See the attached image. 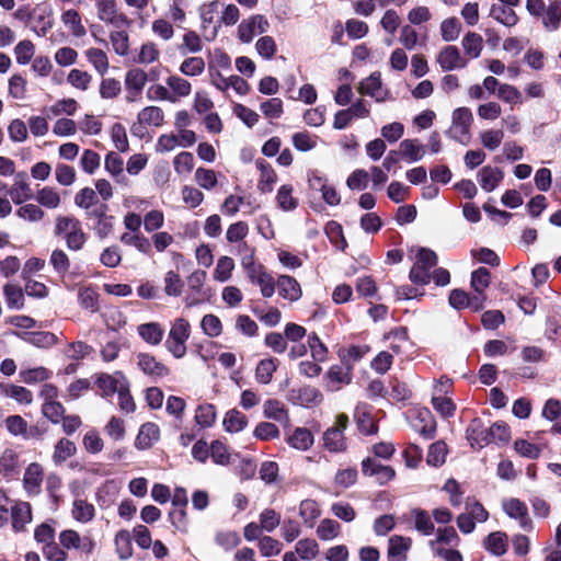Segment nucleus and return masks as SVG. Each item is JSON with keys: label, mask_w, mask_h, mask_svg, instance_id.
Masks as SVG:
<instances>
[{"label": "nucleus", "mask_w": 561, "mask_h": 561, "mask_svg": "<svg viewBox=\"0 0 561 561\" xmlns=\"http://www.w3.org/2000/svg\"><path fill=\"white\" fill-rule=\"evenodd\" d=\"M54 233L62 238L67 248L72 251L81 250L87 241L81 222L75 216L56 217Z\"/></svg>", "instance_id": "1"}, {"label": "nucleus", "mask_w": 561, "mask_h": 561, "mask_svg": "<svg viewBox=\"0 0 561 561\" xmlns=\"http://www.w3.org/2000/svg\"><path fill=\"white\" fill-rule=\"evenodd\" d=\"M191 336V324L184 318H176L171 327L165 341L167 350L175 358H183L187 352L186 343Z\"/></svg>", "instance_id": "2"}, {"label": "nucleus", "mask_w": 561, "mask_h": 561, "mask_svg": "<svg viewBox=\"0 0 561 561\" xmlns=\"http://www.w3.org/2000/svg\"><path fill=\"white\" fill-rule=\"evenodd\" d=\"M348 423V416L345 413H340L336 415L333 425L323 432V447L328 451L340 454L347 450V439L344 432L347 428Z\"/></svg>", "instance_id": "3"}, {"label": "nucleus", "mask_w": 561, "mask_h": 561, "mask_svg": "<svg viewBox=\"0 0 561 561\" xmlns=\"http://www.w3.org/2000/svg\"><path fill=\"white\" fill-rule=\"evenodd\" d=\"M473 123V114L468 107H458L453 111L451 125L447 135L454 140L467 145L471 138L470 128Z\"/></svg>", "instance_id": "4"}, {"label": "nucleus", "mask_w": 561, "mask_h": 561, "mask_svg": "<svg viewBox=\"0 0 561 561\" xmlns=\"http://www.w3.org/2000/svg\"><path fill=\"white\" fill-rule=\"evenodd\" d=\"M437 264V255L434 251L421 248L415 262L410 271V280L417 285H426L431 282L430 271Z\"/></svg>", "instance_id": "5"}, {"label": "nucleus", "mask_w": 561, "mask_h": 561, "mask_svg": "<svg viewBox=\"0 0 561 561\" xmlns=\"http://www.w3.org/2000/svg\"><path fill=\"white\" fill-rule=\"evenodd\" d=\"M96 14L100 21L115 28L129 27L131 20L119 11L115 0H95Z\"/></svg>", "instance_id": "6"}, {"label": "nucleus", "mask_w": 561, "mask_h": 561, "mask_svg": "<svg viewBox=\"0 0 561 561\" xmlns=\"http://www.w3.org/2000/svg\"><path fill=\"white\" fill-rule=\"evenodd\" d=\"M59 545L65 550L76 549L85 554H91L95 549V541L90 536L81 537L77 530L73 529H65L60 531L59 536Z\"/></svg>", "instance_id": "7"}, {"label": "nucleus", "mask_w": 561, "mask_h": 561, "mask_svg": "<svg viewBox=\"0 0 561 561\" xmlns=\"http://www.w3.org/2000/svg\"><path fill=\"white\" fill-rule=\"evenodd\" d=\"M149 80V75L141 68L129 69L125 75L126 101L136 102L140 99L144 88Z\"/></svg>", "instance_id": "8"}, {"label": "nucleus", "mask_w": 561, "mask_h": 561, "mask_svg": "<svg viewBox=\"0 0 561 561\" xmlns=\"http://www.w3.org/2000/svg\"><path fill=\"white\" fill-rule=\"evenodd\" d=\"M268 21L261 14H255L243 20L238 26V38L245 44L252 42L255 35L267 32Z\"/></svg>", "instance_id": "9"}, {"label": "nucleus", "mask_w": 561, "mask_h": 561, "mask_svg": "<svg viewBox=\"0 0 561 561\" xmlns=\"http://www.w3.org/2000/svg\"><path fill=\"white\" fill-rule=\"evenodd\" d=\"M491 274L488 268L479 267L471 274V288L473 289L474 311L483 309L486 300L485 290L490 285Z\"/></svg>", "instance_id": "10"}, {"label": "nucleus", "mask_w": 561, "mask_h": 561, "mask_svg": "<svg viewBox=\"0 0 561 561\" xmlns=\"http://www.w3.org/2000/svg\"><path fill=\"white\" fill-rule=\"evenodd\" d=\"M259 207L260 206L254 203L251 196H238L231 194L226 197L220 206V210L224 215L232 217L242 209L243 215L251 216Z\"/></svg>", "instance_id": "11"}, {"label": "nucleus", "mask_w": 561, "mask_h": 561, "mask_svg": "<svg viewBox=\"0 0 561 561\" xmlns=\"http://www.w3.org/2000/svg\"><path fill=\"white\" fill-rule=\"evenodd\" d=\"M502 508L510 518L516 519L523 529L531 528V519L528 514L527 505L519 499H503Z\"/></svg>", "instance_id": "12"}, {"label": "nucleus", "mask_w": 561, "mask_h": 561, "mask_svg": "<svg viewBox=\"0 0 561 561\" xmlns=\"http://www.w3.org/2000/svg\"><path fill=\"white\" fill-rule=\"evenodd\" d=\"M138 368L153 379L164 378L170 374L169 367L149 353H139L136 356Z\"/></svg>", "instance_id": "13"}, {"label": "nucleus", "mask_w": 561, "mask_h": 561, "mask_svg": "<svg viewBox=\"0 0 561 561\" xmlns=\"http://www.w3.org/2000/svg\"><path fill=\"white\" fill-rule=\"evenodd\" d=\"M358 92L363 95L375 99L376 102H385L390 98L387 89L382 88L381 77L379 72H374L363 81L358 87Z\"/></svg>", "instance_id": "14"}, {"label": "nucleus", "mask_w": 561, "mask_h": 561, "mask_svg": "<svg viewBox=\"0 0 561 561\" xmlns=\"http://www.w3.org/2000/svg\"><path fill=\"white\" fill-rule=\"evenodd\" d=\"M44 479V468L38 462L30 463L24 472L23 488L28 496L38 495Z\"/></svg>", "instance_id": "15"}, {"label": "nucleus", "mask_w": 561, "mask_h": 561, "mask_svg": "<svg viewBox=\"0 0 561 561\" xmlns=\"http://www.w3.org/2000/svg\"><path fill=\"white\" fill-rule=\"evenodd\" d=\"M466 437L472 448H482L490 444L489 427L484 425L481 419L476 417L469 423Z\"/></svg>", "instance_id": "16"}, {"label": "nucleus", "mask_w": 561, "mask_h": 561, "mask_svg": "<svg viewBox=\"0 0 561 561\" xmlns=\"http://www.w3.org/2000/svg\"><path fill=\"white\" fill-rule=\"evenodd\" d=\"M437 62L444 71L462 69L467 66V60L456 46H446L442 49L437 56Z\"/></svg>", "instance_id": "17"}, {"label": "nucleus", "mask_w": 561, "mask_h": 561, "mask_svg": "<svg viewBox=\"0 0 561 561\" xmlns=\"http://www.w3.org/2000/svg\"><path fill=\"white\" fill-rule=\"evenodd\" d=\"M96 383L102 391V396L108 397L121 391L128 383V380L123 373L116 371L112 375L101 374Z\"/></svg>", "instance_id": "18"}, {"label": "nucleus", "mask_w": 561, "mask_h": 561, "mask_svg": "<svg viewBox=\"0 0 561 561\" xmlns=\"http://www.w3.org/2000/svg\"><path fill=\"white\" fill-rule=\"evenodd\" d=\"M28 26L38 36H45L53 27L51 11L47 7L34 8Z\"/></svg>", "instance_id": "19"}, {"label": "nucleus", "mask_w": 561, "mask_h": 561, "mask_svg": "<svg viewBox=\"0 0 561 561\" xmlns=\"http://www.w3.org/2000/svg\"><path fill=\"white\" fill-rule=\"evenodd\" d=\"M12 528L15 533L26 530V525L32 522V507L28 502L19 501L11 507Z\"/></svg>", "instance_id": "20"}, {"label": "nucleus", "mask_w": 561, "mask_h": 561, "mask_svg": "<svg viewBox=\"0 0 561 561\" xmlns=\"http://www.w3.org/2000/svg\"><path fill=\"white\" fill-rule=\"evenodd\" d=\"M9 196L16 205L32 198V188L27 182V174L25 172H19L15 174L14 182L9 188Z\"/></svg>", "instance_id": "21"}, {"label": "nucleus", "mask_w": 561, "mask_h": 561, "mask_svg": "<svg viewBox=\"0 0 561 561\" xmlns=\"http://www.w3.org/2000/svg\"><path fill=\"white\" fill-rule=\"evenodd\" d=\"M412 546L409 537L394 535L389 538L387 557L389 561H407L408 551Z\"/></svg>", "instance_id": "22"}, {"label": "nucleus", "mask_w": 561, "mask_h": 561, "mask_svg": "<svg viewBox=\"0 0 561 561\" xmlns=\"http://www.w3.org/2000/svg\"><path fill=\"white\" fill-rule=\"evenodd\" d=\"M255 165L260 170L257 190L263 194L271 193L277 182L275 170L270 163L262 159L256 160Z\"/></svg>", "instance_id": "23"}, {"label": "nucleus", "mask_w": 561, "mask_h": 561, "mask_svg": "<svg viewBox=\"0 0 561 561\" xmlns=\"http://www.w3.org/2000/svg\"><path fill=\"white\" fill-rule=\"evenodd\" d=\"M276 286L279 296L289 301H297L302 295L299 283L289 275H280Z\"/></svg>", "instance_id": "24"}, {"label": "nucleus", "mask_w": 561, "mask_h": 561, "mask_svg": "<svg viewBox=\"0 0 561 561\" xmlns=\"http://www.w3.org/2000/svg\"><path fill=\"white\" fill-rule=\"evenodd\" d=\"M541 22L548 32H554L561 26V0H552L541 14Z\"/></svg>", "instance_id": "25"}, {"label": "nucleus", "mask_w": 561, "mask_h": 561, "mask_svg": "<svg viewBox=\"0 0 561 561\" xmlns=\"http://www.w3.org/2000/svg\"><path fill=\"white\" fill-rule=\"evenodd\" d=\"M478 178L482 190L485 192H492L502 182L504 173L499 168L486 165L479 171Z\"/></svg>", "instance_id": "26"}, {"label": "nucleus", "mask_w": 561, "mask_h": 561, "mask_svg": "<svg viewBox=\"0 0 561 561\" xmlns=\"http://www.w3.org/2000/svg\"><path fill=\"white\" fill-rule=\"evenodd\" d=\"M160 437L159 426L154 423H145L140 426L138 435L135 440V446L138 449H147L153 445Z\"/></svg>", "instance_id": "27"}, {"label": "nucleus", "mask_w": 561, "mask_h": 561, "mask_svg": "<svg viewBox=\"0 0 561 561\" xmlns=\"http://www.w3.org/2000/svg\"><path fill=\"white\" fill-rule=\"evenodd\" d=\"M263 415L280 424H289V414L284 403L276 399H268L263 404Z\"/></svg>", "instance_id": "28"}, {"label": "nucleus", "mask_w": 561, "mask_h": 561, "mask_svg": "<svg viewBox=\"0 0 561 561\" xmlns=\"http://www.w3.org/2000/svg\"><path fill=\"white\" fill-rule=\"evenodd\" d=\"M289 446L297 450H308L314 442L310 430L306 427H296L294 432L286 438Z\"/></svg>", "instance_id": "29"}, {"label": "nucleus", "mask_w": 561, "mask_h": 561, "mask_svg": "<svg viewBox=\"0 0 561 561\" xmlns=\"http://www.w3.org/2000/svg\"><path fill=\"white\" fill-rule=\"evenodd\" d=\"M71 516L77 522L87 524L95 516L94 505L84 499H75L72 502Z\"/></svg>", "instance_id": "30"}, {"label": "nucleus", "mask_w": 561, "mask_h": 561, "mask_svg": "<svg viewBox=\"0 0 561 561\" xmlns=\"http://www.w3.org/2000/svg\"><path fill=\"white\" fill-rule=\"evenodd\" d=\"M399 152L409 162H416L424 157L425 148L417 139H404L399 145Z\"/></svg>", "instance_id": "31"}, {"label": "nucleus", "mask_w": 561, "mask_h": 561, "mask_svg": "<svg viewBox=\"0 0 561 561\" xmlns=\"http://www.w3.org/2000/svg\"><path fill=\"white\" fill-rule=\"evenodd\" d=\"M137 332L150 345L160 344L164 336L163 328L157 322L142 323L138 325Z\"/></svg>", "instance_id": "32"}, {"label": "nucleus", "mask_w": 561, "mask_h": 561, "mask_svg": "<svg viewBox=\"0 0 561 561\" xmlns=\"http://www.w3.org/2000/svg\"><path fill=\"white\" fill-rule=\"evenodd\" d=\"M351 365L344 367L342 365H333L329 368L327 373V377L329 382L332 385V390H337L340 387L345 383H350L352 380Z\"/></svg>", "instance_id": "33"}, {"label": "nucleus", "mask_w": 561, "mask_h": 561, "mask_svg": "<svg viewBox=\"0 0 561 561\" xmlns=\"http://www.w3.org/2000/svg\"><path fill=\"white\" fill-rule=\"evenodd\" d=\"M137 119L140 125L160 127L164 123V113L159 106H146L138 114Z\"/></svg>", "instance_id": "34"}, {"label": "nucleus", "mask_w": 561, "mask_h": 561, "mask_svg": "<svg viewBox=\"0 0 561 561\" xmlns=\"http://www.w3.org/2000/svg\"><path fill=\"white\" fill-rule=\"evenodd\" d=\"M277 367L278 362L275 358L271 357L260 360L255 368V380L261 385H268Z\"/></svg>", "instance_id": "35"}, {"label": "nucleus", "mask_w": 561, "mask_h": 561, "mask_svg": "<svg viewBox=\"0 0 561 561\" xmlns=\"http://www.w3.org/2000/svg\"><path fill=\"white\" fill-rule=\"evenodd\" d=\"M320 515L319 504L314 500L307 499L300 502L299 516L306 526L313 527Z\"/></svg>", "instance_id": "36"}, {"label": "nucleus", "mask_w": 561, "mask_h": 561, "mask_svg": "<svg viewBox=\"0 0 561 561\" xmlns=\"http://www.w3.org/2000/svg\"><path fill=\"white\" fill-rule=\"evenodd\" d=\"M35 201L43 207L56 209L61 203V197L55 187L44 186L36 192Z\"/></svg>", "instance_id": "37"}, {"label": "nucleus", "mask_w": 561, "mask_h": 561, "mask_svg": "<svg viewBox=\"0 0 561 561\" xmlns=\"http://www.w3.org/2000/svg\"><path fill=\"white\" fill-rule=\"evenodd\" d=\"M167 85L175 102L181 98H186L192 92V84L183 77L172 75L167 78Z\"/></svg>", "instance_id": "38"}, {"label": "nucleus", "mask_w": 561, "mask_h": 561, "mask_svg": "<svg viewBox=\"0 0 561 561\" xmlns=\"http://www.w3.org/2000/svg\"><path fill=\"white\" fill-rule=\"evenodd\" d=\"M19 455L13 449H5L0 456V473L11 478L19 472Z\"/></svg>", "instance_id": "39"}, {"label": "nucleus", "mask_w": 561, "mask_h": 561, "mask_svg": "<svg viewBox=\"0 0 561 561\" xmlns=\"http://www.w3.org/2000/svg\"><path fill=\"white\" fill-rule=\"evenodd\" d=\"M484 548L494 556H503L507 550V536L502 531L491 533L484 540Z\"/></svg>", "instance_id": "40"}, {"label": "nucleus", "mask_w": 561, "mask_h": 561, "mask_svg": "<svg viewBox=\"0 0 561 561\" xmlns=\"http://www.w3.org/2000/svg\"><path fill=\"white\" fill-rule=\"evenodd\" d=\"M84 55L98 73L103 76L107 72L110 62L104 50L100 48H89L84 51Z\"/></svg>", "instance_id": "41"}, {"label": "nucleus", "mask_w": 561, "mask_h": 561, "mask_svg": "<svg viewBox=\"0 0 561 561\" xmlns=\"http://www.w3.org/2000/svg\"><path fill=\"white\" fill-rule=\"evenodd\" d=\"M62 23L70 30L75 37H82L87 31L81 22L80 14L76 10H67L61 14Z\"/></svg>", "instance_id": "42"}, {"label": "nucleus", "mask_w": 561, "mask_h": 561, "mask_svg": "<svg viewBox=\"0 0 561 561\" xmlns=\"http://www.w3.org/2000/svg\"><path fill=\"white\" fill-rule=\"evenodd\" d=\"M316 534L323 541L333 540L341 534V525L334 519L324 518L319 523Z\"/></svg>", "instance_id": "43"}, {"label": "nucleus", "mask_w": 561, "mask_h": 561, "mask_svg": "<svg viewBox=\"0 0 561 561\" xmlns=\"http://www.w3.org/2000/svg\"><path fill=\"white\" fill-rule=\"evenodd\" d=\"M3 295L8 308L20 310L24 307V294L19 285L7 284L3 288Z\"/></svg>", "instance_id": "44"}, {"label": "nucleus", "mask_w": 561, "mask_h": 561, "mask_svg": "<svg viewBox=\"0 0 561 561\" xmlns=\"http://www.w3.org/2000/svg\"><path fill=\"white\" fill-rule=\"evenodd\" d=\"M365 409V405H358L355 410L354 416L358 430L365 435H371L377 432V425L375 424L373 416Z\"/></svg>", "instance_id": "45"}, {"label": "nucleus", "mask_w": 561, "mask_h": 561, "mask_svg": "<svg viewBox=\"0 0 561 561\" xmlns=\"http://www.w3.org/2000/svg\"><path fill=\"white\" fill-rule=\"evenodd\" d=\"M1 393L8 398H12L22 404H30L33 400L32 392L16 385H0Z\"/></svg>", "instance_id": "46"}, {"label": "nucleus", "mask_w": 561, "mask_h": 561, "mask_svg": "<svg viewBox=\"0 0 561 561\" xmlns=\"http://www.w3.org/2000/svg\"><path fill=\"white\" fill-rule=\"evenodd\" d=\"M202 49V37L195 31H187L183 34L182 44L179 46V50L182 55L196 54Z\"/></svg>", "instance_id": "47"}, {"label": "nucleus", "mask_w": 561, "mask_h": 561, "mask_svg": "<svg viewBox=\"0 0 561 561\" xmlns=\"http://www.w3.org/2000/svg\"><path fill=\"white\" fill-rule=\"evenodd\" d=\"M116 552L121 560H127L133 554L131 537L128 530H119L114 539Z\"/></svg>", "instance_id": "48"}, {"label": "nucleus", "mask_w": 561, "mask_h": 561, "mask_svg": "<svg viewBox=\"0 0 561 561\" xmlns=\"http://www.w3.org/2000/svg\"><path fill=\"white\" fill-rule=\"evenodd\" d=\"M248 424V419L238 410H230L226 413L224 419V427L227 432L238 433L242 431Z\"/></svg>", "instance_id": "49"}, {"label": "nucleus", "mask_w": 561, "mask_h": 561, "mask_svg": "<svg viewBox=\"0 0 561 561\" xmlns=\"http://www.w3.org/2000/svg\"><path fill=\"white\" fill-rule=\"evenodd\" d=\"M294 552L301 560H313L319 554V545L314 539L304 538L297 541Z\"/></svg>", "instance_id": "50"}, {"label": "nucleus", "mask_w": 561, "mask_h": 561, "mask_svg": "<svg viewBox=\"0 0 561 561\" xmlns=\"http://www.w3.org/2000/svg\"><path fill=\"white\" fill-rule=\"evenodd\" d=\"M293 186L289 184L282 185L276 195L278 207L284 211H290L297 208L298 201L293 196Z\"/></svg>", "instance_id": "51"}, {"label": "nucleus", "mask_w": 561, "mask_h": 561, "mask_svg": "<svg viewBox=\"0 0 561 561\" xmlns=\"http://www.w3.org/2000/svg\"><path fill=\"white\" fill-rule=\"evenodd\" d=\"M419 419L423 425L420 427L415 425V430L425 439H432L436 433V421L432 416L431 411L427 409L419 411Z\"/></svg>", "instance_id": "52"}, {"label": "nucleus", "mask_w": 561, "mask_h": 561, "mask_svg": "<svg viewBox=\"0 0 561 561\" xmlns=\"http://www.w3.org/2000/svg\"><path fill=\"white\" fill-rule=\"evenodd\" d=\"M77 451L76 445L66 438H61L56 445L53 454V461L60 465Z\"/></svg>", "instance_id": "53"}, {"label": "nucleus", "mask_w": 561, "mask_h": 561, "mask_svg": "<svg viewBox=\"0 0 561 561\" xmlns=\"http://www.w3.org/2000/svg\"><path fill=\"white\" fill-rule=\"evenodd\" d=\"M110 42L118 56H126L129 50V35L122 28L110 33Z\"/></svg>", "instance_id": "54"}, {"label": "nucleus", "mask_w": 561, "mask_h": 561, "mask_svg": "<svg viewBox=\"0 0 561 561\" xmlns=\"http://www.w3.org/2000/svg\"><path fill=\"white\" fill-rule=\"evenodd\" d=\"M462 47L470 58H478L482 51V36L474 32H469L462 38Z\"/></svg>", "instance_id": "55"}, {"label": "nucleus", "mask_w": 561, "mask_h": 561, "mask_svg": "<svg viewBox=\"0 0 561 561\" xmlns=\"http://www.w3.org/2000/svg\"><path fill=\"white\" fill-rule=\"evenodd\" d=\"M414 517L415 529L424 536H430L434 533L435 527L427 512L415 508L412 511Z\"/></svg>", "instance_id": "56"}, {"label": "nucleus", "mask_w": 561, "mask_h": 561, "mask_svg": "<svg viewBox=\"0 0 561 561\" xmlns=\"http://www.w3.org/2000/svg\"><path fill=\"white\" fill-rule=\"evenodd\" d=\"M194 180L197 185L206 191H211L218 183L217 173L211 169L198 168L195 171Z\"/></svg>", "instance_id": "57"}, {"label": "nucleus", "mask_w": 561, "mask_h": 561, "mask_svg": "<svg viewBox=\"0 0 561 561\" xmlns=\"http://www.w3.org/2000/svg\"><path fill=\"white\" fill-rule=\"evenodd\" d=\"M205 61L202 57H187L180 65V72L187 77L201 76L205 70Z\"/></svg>", "instance_id": "58"}, {"label": "nucleus", "mask_w": 561, "mask_h": 561, "mask_svg": "<svg viewBox=\"0 0 561 561\" xmlns=\"http://www.w3.org/2000/svg\"><path fill=\"white\" fill-rule=\"evenodd\" d=\"M447 451V445L443 440L433 443L430 446L426 462L433 467L442 466L446 460Z\"/></svg>", "instance_id": "59"}, {"label": "nucleus", "mask_w": 561, "mask_h": 561, "mask_svg": "<svg viewBox=\"0 0 561 561\" xmlns=\"http://www.w3.org/2000/svg\"><path fill=\"white\" fill-rule=\"evenodd\" d=\"M79 304L82 308L92 312L99 309V294L92 287H82L78 293Z\"/></svg>", "instance_id": "60"}, {"label": "nucleus", "mask_w": 561, "mask_h": 561, "mask_svg": "<svg viewBox=\"0 0 561 561\" xmlns=\"http://www.w3.org/2000/svg\"><path fill=\"white\" fill-rule=\"evenodd\" d=\"M35 45L30 39H23L14 47V55L19 65H27L34 57Z\"/></svg>", "instance_id": "61"}, {"label": "nucleus", "mask_w": 561, "mask_h": 561, "mask_svg": "<svg viewBox=\"0 0 561 561\" xmlns=\"http://www.w3.org/2000/svg\"><path fill=\"white\" fill-rule=\"evenodd\" d=\"M293 146L302 152L310 151L316 148L318 144V136L311 135L307 131L296 133L291 137Z\"/></svg>", "instance_id": "62"}, {"label": "nucleus", "mask_w": 561, "mask_h": 561, "mask_svg": "<svg viewBox=\"0 0 561 561\" xmlns=\"http://www.w3.org/2000/svg\"><path fill=\"white\" fill-rule=\"evenodd\" d=\"M196 423L203 427H210L216 421V408L210 403L198 405L195 413Z\"/></svg>", "instance_id": "63"}, {"label": "nucleus", "mask_w": 561, "mask_h": 561, "mask_svg": "<svg viewBox=\"0 0 561 561\" xmlns=\"http://www.w3.org/2000/svg\"><path fill=\"white\" fill-rule=\"evenodd\" d=\"M92 81V76L80 69H71L67 76V82L80 91H87Z\"/></svg>", "instance_id": "64"}]
</instances>
